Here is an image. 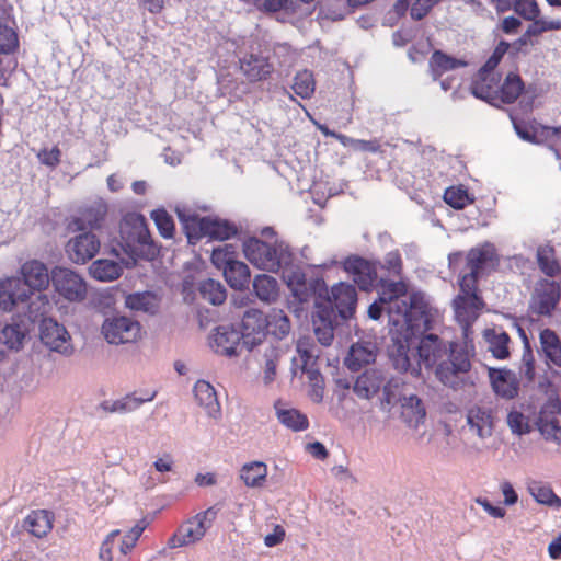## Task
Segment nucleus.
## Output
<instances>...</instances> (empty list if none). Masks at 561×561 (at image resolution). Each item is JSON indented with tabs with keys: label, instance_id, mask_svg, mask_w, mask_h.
Here are the masks:
<instances>
[{
	"label": "nucleus",
	"instance_id": "nucleus-45",
	"mask_svg": "<svg viewBox=\"0 0 561 561\" xmlns=\"http://www.w3.org/2000/svg\"><path fill=\"white\" fill-rule=\"evenodd\" d=\"M126 305L133 310L154 313L158 309V301L153 294L145 291L129 295Z\"/></svg>",
	"mask_w": 561,
	"mask_h": 561
},
{
	"label": "nucleus",
	"instance_id": "nucleus-22",
	"mask_svg": "<svg viewBox=\"0 0 561 561\" xmlns=\"http://www.w3.org/2000/svg\"><path fill=\"white\" fill-rule=\"evenodd\" d=\"M55 523L54 512L45 508L32 510L23 519L22 527L32 537L46 538L53 530Z\"/></svg>",
	"mask_w": 561,
	"mask_h": 561
},
{
	"label": "nucleus",
	"instance_id": "nucleus-13",
	"mask_svg": "<svg viewBox=\"0 0 561 561\" xmlns=\"http://www.w3.org/2000/svg\"><path fill=\"white\" fill-rule=\"evenodd\" d=\"M328 302L331 307V313L335 309L342 319L352 318L357 305L355 287L346 283L334 285L331 289V295L328 297Z\"/></svg>",
	"mask_w": 561,
	"mask_h": 561
},
{
	"label": "nucleus",
	"instance_id": "nucleus-17",
	"mask_svg": "<svg viewBox=\"0 0 561 561\" xmlns=\"http://www.w3.org/2000/svg\"><path fill=\"white\" fill-rule=\"evenodd\" d=\"M31 299V291L26 289L19 277H8L0 280V309L12 311L20 304Z\"/></svg>",
	"mask_w": 561,
	"mask_h": 561
},
{
	"label": "nucleus",
	"instance_id": "nucleus-26",
	"mask_svg": "<svg viewBox=\"0 0 561 561\" xmlns=\"http://www.w3.org/2000/svg\"><path fill=\"white\" fill-rule=\"evenodd\" d=\"M194 396L201 407L211 417H217L220 413V405L214 387L205 380H198L194 386Z\"/></svg>",
	"mask_w": 561,
	"mask_h": 561
},
{
	"label": "nucleus",
	"instance_id": "nucleus-11",
	"mask_svg": "<svg viewBox=\"0 0 561 561\" xmlns=\"http://www.w3.org/2000/svg\"><path fill=\"white\" fill-rule=\"evenodd\" d=\"M101 247L100 240L92 232H82L71 238L66 247L69 260L76 264H85L92 260Z\"/></svg>",
	"mask_w": 561,
	"mask_h": 561
},
{
	"label": "nucleus",
	"instance_id": "nucleus-3",
	"mask_svg": "<svg viewBox=\"0 0 561 561\" xmlns=\"http://www.w3.org/2000/svg\"><path fill=\"white\" fill-rule=\"evenodd\" d=\"M245 257L256 267L276 273L291 264L293 253L283 242L267 243L252 237L243 241Z\"/></svg>",
	"mask_w": 561,
	"mask_h": 561
},
{
	"label": "nucleus",
	"instance_id": "nucleus-54",
	"mask_svg": "<svg viewBox=\"0 0 561 561\" xmlns=\"http://www.w3.org/2000/svg\"><path fill=\"white\" fill-rule=\"evenodd\" d=\"M25 337L20 324H7L0 334V340L11 350H18Z\"/></svg>",
	"mask_w": 561,
	"mask_h": 561
},
{
	"label": "nucleus",
	"instance_id": "nucleus-39",
	"mask_svg": "<svg viewBox=\"0 0 561 561\" xmlns=\"http://www.w3.org/2000/svg\"><path fill=\"white\" fill-rule=\"evenodd\" d=\"M374 360L375 354L370 345L356 343L351 346L348 355L345 358V364L352 370H358L363 365H367Z\"/></svg>",
	"mask_w": 561,
	"mask_h": 561
},
{
	"label": "nucleus",
	"instance_id": "nucleus-33",
	"mask_svg": "<svg viewBox=\"0 0 561 561\" xmlns=\"http://www.w3.org/2000/svg\"><path fill=\"white\" fill-rule=\"evenodd\" d=\"M539 339L546 358L561 367V341L557 333L551 329H545L540 332Z\"/></svg>",
	"mask_w": 561,
	"mask_h": 561
},
{
	"label": "nucleus",
	"instance_id": "nucleus-8",
	"mask_svg": "<svg viewBox=\"0 0 561 561\" xmlns=\"http://www.w3.org/2000/svg\"><path fill=\"white\" fill-rule=\"evenodd\" d=\"M107 215V205L102 202H94L82 207L77 216H73L68 224L70 231L99 230L103 227Z\"/></svg>",
	"mask_w": 561,
	"mask_h": 561
},
{
	"label": "nucleus",
	"instance_id": "nucleus-12",
	"mask_svg": "<svg viewBox=\"0 0 561 561\" xmlns=\"http://www.w3.org/2000/svg\"><path fill=\"white\" fill-rule=\"evenodd\" d=\"M39 337L43 344L51 351L65 355L70 354L72 351L68 331L64 325L50 318L42 319Z\"/></svg>",
	"mask_w": 561,
	"mask_h": 561
},
{
	"label": "nucleus",
	"instance_id": "nucleus-29",
	"mask_svg": "<svg viewBox=\"0 0 561 561\" xmlns=\"http://www.w3.org/2000/svg\"><path fill=\"white\" fill-rule=\"evenodd\" d=\"M224 277L227 284L238 290H243L249 287L251 280V272L249 266L242 262H232L222 270Z\"/></svg>",
	"mask_w": 561,
	"mask_h": 561
},
{
	"label": "nucleus",
	"instance_id": "nucleus-40",
	"mask_svg": "<svg viewBox=\"0 0 561 561\" xmlns=\"http://www.w3.org/2000/svg\"><path fill=\"white\" fill-rule=\"evenodd\" d=\"M237 227L228 220L207 218V236L211 240H228L237 234Z\"/></svg>",
	"mask_w": 561,
	"mask_h": 561
},
{
	"label": "nucleus",
	"instance_id": "nucleus-10",
	"mask_svg": "<svg viewBox=\"0 0 561 561\" xmlns=\"http://www.w3.org/2000/svg\"><path fill=\"white\" fill-rule=\"evenodd\" d=\"M560 300V286L554 280L542 279L531 296L530 308L538 316H550Z\"/></svg>",
	"mask_w": 561,
	"mask_h": 561
},
{
	"label": "nucleus",
	"instance_id": "nucleus-42",
	"mask_svg": "<svg viewBox=\"0 0 561 561\" xmlns=\"http://www.w3.org/2000/svg\"><path fill=\"white\" fill-rule=\"evenodd\" d=\"M268 329L267 333H271L277 339H283L290 332V320L282 309H273L268 314Z\"/></svg>",
	"mask_w": 561,
	"mask_h": 561
},
{
	"label": "nucleus",
	"instance_id": "nucleus-5",
	"mask_svg": "<svg viewBox=\"0 0 561 561\" xmlns=\"http://www.w3.org/2000/svg\"><path fill=\"white\" fill-rule=\"evenodd\" d=\"M51 284L56 294L69 302H81L87 298L88 284L81 274L64 267L55 266L50 273Z\"/></svg>",
	"mask_w": 561,
	"mask_h": 561
},
{
	"label": "nucleus",
	"instance_id": "nucleus-48",
	"mask_svg": "<svg viewBox=\"0 0 561 561\" xmlns=\"http://www.w3.org/2000/svg\"><path fill=\"white\" fill-rule=\"evenodd\" d=\"M291 89L298 96L302 99H309L316 89V82L312 72L309 70L297 72L294 77Z\"/></svg>",
	"mask_w": 561,
	"mask_h": 561
},
{
	"label": "nucleus",
	"instance_id": "nucleus-53",
	"mask_svg": "<svg viewBox=\"0 0 561 561\" xmlns=\"http://www.w3.org/2000/svg\"><path fill=\"white\" fill-rule=\"evenodd\" d=\"M27 316L33 321L44 317L50 309V301L45 294H37L27 301Z\"/></svg>",
	"mask_w": 561,
	"mask_h": 561
},
{
	"label": "nucleus",
	"instance_id": "nucleus-63",
	"mask_svg": "<svg viewBox=\"0 0 561 561\" xmlns=\"http://www.w3.org/2000/svg\"><path fill=\"white\" fill-rule=\"evenodd\" d=\"M482 275L472 271H469V273L465 274L459 282L462 295L472 296V299L477 300L478 279Z\"/></svg>",
	"mask_w": 561,
	"mask_h": 561
},
{
	"label": "nucleus",
	"instance_id": "nucleus-51",
	"mask_svg": "<svg viewBox=\"0 0 561 561\" xmlns=\"http://www.w3.org/2000/svg\"><path fill=\"white\" fill-rule=\"evenodd\" d=\"M444 201L455 209H462L472 202L468 190L462 185L446 188Z\"/></svg>",
	"mask_w": 561,
	"mask_h": 561
},
{
	"label": "nucleus",
	"instance_id": "nucleus-18",
	"mask_svg": "<svg viewBox=\"0 0 561 561\" xmlns=\"http://www.w3.org/2000/svg\"><path fill=\"white\" fill-rule=\"evenodd\" d=\"M345 270L362 290H370L378 280L377 265L359 256L345 261Z\"/></svg>",
	"mask_w": 561,
	"mask_h": 561
},
{
	"label": "nucleus",
	"instance_id": "nucleus-62",
	"mask_svg": "<svg viewBox=\"0 0 561 561\" xmlns=\"http://www.w3.org/2000/svg\"><path fill=\"white\" fill-rule=\"evenodd\" d=\"M36 157L42 164L55 169L61 161V150L58 146H54L50 149L43 148L37 152Z\"/></svg>",
	"mask_w": 561,
	"mask_h": 561
},
{
	"label": "nucleus",
	"instance_id": "nucleus-34",
	"mask_svg": "<svg viewBox=\"0 0 561 561\" xmlns=\"http://www.w3.org/2000/svg\"><path fill=\"white\" fill-rule=\"evenodd\" d=\"M275 410L278 421L294 432L307 430L309 426L308 417L296 409H283L280 402L275 403Z\"/></svg>",
	"mask_w": 561,
	"mask_h": 561
},
{
	"label": "nucleus",
	"instance_id": "nucleus-14",
	"mask_svg": "<svg viewBox=\"0 0 561 561\" xmlns=\"http://www.w3.org/2000/svg\"><path fill=\"white\" fill-rule=\"evenodd\" d=\"M267 329L268 318L260 309L250 308L243 313L240 334L247 343L252 345L261 343L267 333Z\"/></svg>",
	"mask_w": 561,
	"mask_h": 561
},
{
	"label": "nucleus",
	"instance_id": "nucleus-9",
	"mask_svg": "<svg viewBox=\"0 0 561 561\" xmlns=\"http://www.w3.org/2000/svg\"><path fill=\"white\" fill-rule=\"evenodd\" d=\"M311 348L312 345L308 339H300L297 342V352L299 354L301 367L305 371L308 373V377L311 382L309 396L312 401L319 403L323 399V378L319 370L308 369V367H313L317 362V356H314Z\"/></svg>",
	"mask_w": 561,
	"mask_h": 561
},
{
	"label": "nucleus",
	"instance_id": "nucleus-35",
	"mask_svg": "<svg viewBox=\"0 0 561 561\" xmlns=\"http://www.w3.org/2000/svg\"><path fill=\"white\" fill-rule=\"evenodd\" d=\"M156 396V392H152L150 396L146 398H136L133 396H126L123 399L111 401H103L100 407L103 411L107 413H126L139 408L144 402L151 401Z\"/></svg>",
	"mask_w": 561,
	"mask_h": 561
},
{
	"label": "nucleus",
	"instance_id": "nucleus-44",
	"mask_svg": "<svg viewBox=\"0 0 561 561\" xmlns=\"http://www.w3.org/2000/svg\"><path fill=\"white\" fill-rule=\"evenodd\" d=\"M331 312L323 310L319 313L318 318L314 319V334L317 340L323 345H331L334 339V328L331 321Z\"/></svg>",
	"mask_w": 561,
	"mask_h": 561
},
{
	"label": "nucleus",
	"instance_id": "nucleus-1",
	"mask_svg": "<svg viewBox=\"0 0 561 561\" xmlns=\"http://www.w3.org/2000/svg\"><path fill=\"white\" fill-rule=\"evenodd\" d=\"M408 286L404 282L380 279L379 298L368 308L373 320H378L386 310L392 345L389 355L399 371L419 374L420 363L426 368H434L436 378L455 390L463 388L470 379L471 357L467 345L458 342L446 344L436 334L424 335L417 346L420 362L412 366L408 355L411 341L417 333L430 329L431 316L428 305L420 293L407 297Z\"/></svg>",
	"mask_w": 561,
	"mask_h": 561
},
{
	"label": "nucleus",
	"instance_id": "nucleus-32",
	"mask_svg": "<svg viewBox=\"0 0 561 561\" xmlns=\"http://www.w3.org/2000/svg\"><path fill=\"white\" fill-rule=\"evenodd\" d=\"M524 82L519 75L511 72L505 80L499 85L497 102L504 104L514 103L524 91Z\"/></svg>",
	"mask_w": 561,
	"mask_h": 561
},
{
	"label": "nucleus",
	"instance_id": "nucleus-25",
	"mask_svg": "<svg viewBox=\"0 0 561 561\" xmlns=\"http://www.w3.org/2000/svg\"><path fill=\"white\" fill-rule=\"evenodd\" d=\"M385 376L378 369H367L360 374L353 387L354 392L363 399H370L380 390Z\"/></svg>",
	"mask_w": 561,
	"mask_h": 561
},
{
	"label": "nucleus",
	"instance_id": "nucleus-7",
	"mask_svg": "<svg viewBox=\"0 0 561 561\" xmlns=\"http://www.w3.org/2000/svg\"><path fill=\"white\" fill-rule=\"evenodd\" d=\"M239 69L250 83L268 80L275 71L268 56L262 51H251L239 58Z\"/></svg>",
	"mask_w": 561,
	"mask_h": 561
},
{
	"label": "nucleus",
	"instance_id": "nucleus-58",
	"mask_svg": "<svg viewBox=\"0 0 561 561\" xmlns=\"http://www.w3.org/2000/svg\"><path fill=\"white\" fill-rule=\"evenodd\" d=\"M279 360V353L276 348H270L264 354V380L272 382L276 377V368Z\"/></svg>",
	"mask_w": 561,
	"mask_h": 561
},
{
	"label": "nucleus",
	"instance_id": "nucleus-61",
	"mask_svg": "<svg viewBox=\"0 0 561 561\" xmlns=\"http://www.w3.org/2000/svg\"><path fill=\"white\" fill-rule=\"evenodd\" d=\"M549 31H561V19L548 20L538 16L529 25V34H537V36Z\"/></svg>",
	"mask_w": 561,
	"mask_h": 561
},
{
	"label": "nucleus",
	"instance_id": "nucleus-31",
	"mask_svg": "<svg viewBox=\"0 0 561 561\" xmlns=\"http://www.w3.org/2000/svg\"><path fill=\"white\" fill-rule=\"evenodd\" d=\"M89 272L90 275L96 280L112 282L122 275L123 267L115 261L100 259L90 265Z\"/></svg>",
	"mask_w": 561,
	"mask_h": 561
},
{
	"label": "nucleus",
	"instance_id": "nucleus-55",
	"mask_svg": "<svg viewBox=\"0 0 561 561\" xmlns=\"http://www.w3.org/2000/svg\"><path fill=\"white\" fill-rule=\"evenodd\" d=\"M404 382L401 378H391L383 385L382 402L388 405L394 404L397 401H402V388Z\"/></svg>",
	"mask_w": 561,
	"mask_h": 561
},
{
	"label": "nucleus",
	"instance_id": "nucleus-57",
	"mask_svg": "<svg viewBox=\"0 0 561 561\" xmlns=\"http://www.w3.org/2000/svg\"><path fill=\"white\" fill-rule=\"evenodd\" d=\"M145 525L136 524L128 533L122 537L118 545L122 554L126 556L133 550L142 531L145 530Z\"/></svg>",
	"mask_w": 561,
	"mask_h": 561
},
{
	"label": "nucleus",
	"instance_id": "nucleus-36",
	"mask_svg": "<svg viewBox=\"0 0 561 561\" xmlns=\"http://www.w3.org/2000/svg\"><path fill=\"white\" fill-rule=\"evenodd\" d=\"M267 477V466L262 461H252L243 465L240 470V478L247 486L260 488Z\"/></svg>",
	"mask_w": 561,
	"mask_h": 561
},
{
	"label": "nucleus",
	"instance_id": "nucleus-24",
	"mask_svg": "<svg viewBox=\"0 0 561 561\" xmlns=\"http://www.w3.org/2000/svg\"><path fill=\"white\" fill-rule=\"evenodd\" d=\"M499 80L493 72L480 69L478 78L471 83L472 94L489 103L497 102Z\"/></svg>",
	"mask_w": 561,
	"mask_h": 561
},
{
	"label": "nucleus",
	"instance_id": "nucleus-43",
	"mask_svg": "<svg viewBox=\"0 0 561 561\" xmlns=\"http://www.w3.org/2000/svg\"><path fill=\"white\" fill-rule=\"evenodd\" d=\"M207 218L198 216H188L183 220V229L188 243L195 244L207 234Z\"/></svg>",
	"mask_w": 561,
	"mask_h": 561
},
{
	"label": "nucleus",
	"instance_id": "nucleus-49",
	"mask_svg": "<svg viewBox=\"0 0 561 561\" xmlns=\"http://www.w3.org/2000/svg\"><path fill=\"white\" fill-rule=\"evenodd\" d=\"M529 492L538 503L561 507V499L557 496L552 489L548 485H545L540 482H534L529 486Z\"/></svg>",
	"mask_w": 561,
	"mask_h": 561
},
{
	"label": "nucleus",
	"instance_id": "nucleus-50",
	"mask_svg": "<svg viewBox=\"0 0 561 561\" xmlns=\"http://www.w3.org/2000/svg\"><path fill=\"white\" fill-rule=\"evenodd\" d=\"M156 227L164 239H171L174 236L175 225L172 216L163 208L151 211Z\"/></svg>",
	"mask_w": 561,
	"mask_h": 561
},
{
	"label": "nucleus",
	"instance_id": "nucleus-37",
	"mask_svg": "<svg viewBox=\"0 0 561 561\" xmlns=\"http://www.w3.org/2000/svg\"><path fill=\"white\" fill-rule=\"evenodd\" d=\"M201 297L214 306L222 305L227 299V290L225 286L213 278L202 280L198 285Z\"/></svg>",
	"mask_w": 561,
	"mask_h": 561
},
{
	"label": "nucleus",
	"instance_id": "nucleus-23",
	"mask_svg": "<svg viewBox=\"0 0 561 561\" xmlns=\"http://www.w3.org/2000/svg\"><path fill=\"white\" fill-rule=\"evenodd\" d=\"M489 378L494 392L506 400H512L518 396L519 381L516 374L510 369H489Z\"/></svg>",
	"mask_w": 561,
	"mask_h": 561
},
{
	"label": "nucleus",
	"instance_id": "nucleus-16",
	"mask_svg": "<svg viewBox=\"0 0 561 561\" xmlns=\"http://www.w3.org/2000/svg\"><path fill=\"white\" fill-rule=\"evenodd\" d=\"M537 425L547 439L561 443V403L548 401L539 412Z\"/></svg>",
	"mask_w": 561,
	"mask_h": 561
},
{
	"label": "nucleus",
	"instance_id": "nucleus-19",
	"mask_svg": "<svg viewBox=\"0 0 561 561\" xmlns=\"http://www.w3.org/2000/svg\"><path fill=\"white\" fill-rule=\"evenodd\" d=\"M495 413L492 408L473 405L467 412V425L478 437L484 439L492 435Z\"/></svg>",
	"mask_w": 561,
	"mask_h": 561
},
{
	"label": "nucleus",
	"instance_id": "nucleus-52",
	"mask_svg": "<svg viewBox=\"0 0 561 561\" xmlns=\"http://www.w3.org/2000/svg\"><path fill=\"white\" fill-rule=\"evenodd\" d=\"M522 333L525 339V347L523 351L522 362L519 366V375L524 377L526 380L533 381L536 376V360L525 333L523 331Z\"/></svg>",
	"mask_w": 561,
	"mask_h": 561
},
{
	"label": "nucleus",
	"instance_id": "nucleus-46",
	"mask_svg": "<svg viewBox=\"0 0 561 561\" xmlns=\"http://www.w3.org/2000/svg\"><path fill=\"white\" fill-rule=\"evenodd\" d=\"M537 263L547 276L553 277L560 273L559 263L554 257V249L551 247H540L537 250Z\"/></svg>",
	"mask_w": 561,
	"mask_h": 561
},
{
	"label": "nucleus",
	"instance_id": "nucleus-4",
	"mask_svg": "<svg viewBox=\"0 0 561 561\" xmlns=\"http://www.w3.org/2000/svg\"><path fill=\"white\" fill-rule=\"evenodd\" d=\"M217 511L209 507L183 522L168 540L170 549L187 547L201 541L216 519Z\"/></svg>",
	"mask_w": 561,
	"mask_h": 561
},
{
	"label": "nucleus",
	"instance_id": "nucleus-47",
	"mask_svg": "<svg viewBox=\"0 0 561 561\" xmlns=\"http://www.w3.org/2000/svg\"><path fill=\"white\" fill-rule=\"evenodd\" d=\"M238 248L234 244L226 243L215 248L211 252V263L218 268L224 270L226 266L238 262Z\"/></svg>",
	"mask_w": 561,
	"mask_h": 561
},
{
	"label": "nucleus",
	"instance_id": "nucleus-28",
	"mask_svg": "<svg viewBox=\"0 0 561 561\" xmlns=\"http://www.w3.org/2000/svg\"><path fill=\"white\" fill-rule=\"evenodd\" d=\"M428 66L433 78L436 80L447 71L466 67L467 61L449 56L442 50H434L430 58Z\"/></svg>",
	"mask_w": 561,
	"mask_h": 561
},
{
	"label": "nucleus",
	"instance_id": "nucleus-38",
	"mask_svg": "<svg viewBox=\"0 0 561 561\" xmlns=\"http://www.w3.org/2000/svg\"><path fill=\"white\" fill-rule=\"evenodd\" d=\"M485 339L489 343V351L497 359H505L510 356V335L505 331L495 329L485 331Z\"/></svg>",
	"mask_w": 561,
	"mask_h": 561
},
{
	"label": "nucleus",
	"instance_id": "nucleus-20",
	"mask_svg": "<svg viewBox=\"0 0 561 561\" xmlns=\"http://www.w3.org/2000/svg\"><path fill=\"white\" fill-rule=\"evenodd\" d=\"M241 337L232 325H219L214 330L209 344L215 353L233 356L238 353Z\"/></svg>",
	"mask_w": 561,
	"mask_h": 561
},
{
	"label": "nucleus",
	"instance_id": "nucleus-41",
	"mask_svg": "<svg viewBox=\"0 0 561 561\" xmlns=\"http://www.w3.org/2000/svg\"><path fill=\"white\" fill-rule=\"evenodd\" d=\"M483 301L477 294V300L472 299V296L459 295L455 300L456 313L459 318L465 320H472L478 317V312L483 307Z\"/></svg>",
	"mask_w": 561,
	"mask_h": 561
},
{
	"label": "nucleus",
	"instance_id": "nucleus-56",
	"mask_svg": "<svg viewBox=\"0 0 561 561\" xmlns=\"http://www.w3.org/2000/svg\"><path fill=\"white\" fill-rule=\"evenodd\" d=\"M18 45V35L13 28L0 23V54L13 53Z\"/></svg>",
	"mask_w": 561,
	"mask_h": 561
},
{
	"label": "nucleus",
	"instance_id": "nucleus-60",
	"mask_svg": "<svg viewBox=\"0 0 561 561\" xmlns=\"http://www.w3.org/2000/svg\"><path fill=\"white\" fill-rule=\"evenodd\" d=\"M119 536L121 530L115 529L112 530L103 540L99 551V558L101 561H113V551L114 548L117 546V538Z\"/></svg>",
	"mask_w": 561,
	"mask_h": 561
},
{
	"label": "nucleus",
	"instance_id": "nucleus-27",
	"mask_svg": "<svg viewBox=\"0 0 561 561\" xmlns=\"http://www.w3.org/2000/svg\"><path fill=\"white\" fill-rule=\"evenodd\" d=\"M426 412L422 400L414 396H403L401 401V417L411 427H417L425 419Z\"/></svg>",
	"mask_w": 561,
	"mask_h": 561
},
{
	"label": "nucleus",
	"instance_id": "nucleus-6",
	"mask_svg": "<svg viewBox=\"0 0 561 561\" xmlns=\"http://www.w3.org/2000/svg\"><path fill=\"white\" fill-rule=\"evenodd\" d=\"M102 333L111 344L137 342L141 337V327L137 321L127 317H114L105 320Z\"/></svg>",
	"mask_w": 561,
	"mask_h": 561
},
{
	"label": "nucleus",
	"instance_id": "nucleus-2",
	"mask_svg": "<svg viewBox=\"0 0 561 561\" xmlns=\"http://www.w3.org/2000/svg\"><path fill=\"white\" fill-rule=\"evenodd\" d=\"M118 244L133 262L138 259L152 260L159 252L145 216L137 213H128L123 217L119 224Z\"/></svg>",
	"mask_w": 561,
	"mask_h": 561
},
{
	"label": "nucleus",
	"instance_id": "nucleus-15",
	"mask_svg": "<svg viewBox=\"0 0 561 561\" xmlns=\"http://www.w3.org/2000/svg\"><path fill=\"white\" fill-rule=\"evenodd\" d=\"M499 264L500 257L495 248L490 243L472 248L467 253V267L482 276L495 271Z\"/></svg>",
	"mask_w": 561,
	"mask_h": 561
},
{
	"label": "nucleus",
	"instance_id": "nucleus-64",
	"mask_svg": "<svg viewBox=\"0 0 561 561\" xmlns=\"http://www.w3.org/2000/svg\"><path fill=\"white\" fill-rule=\"evenodd\" d=\"M507 424L515 434L522 435L529 432V425L522 412L511 411L507 415Z\"/></svg>",
	"mask_w": 561,
	"mask_h": 561
},
{
	"label": "nucleus",
	"instance_id": "nucleus-30",
	"mask_svg": "<svg viewBox=\"0 0 561 561\" xmlns=\"http://www.w3.org/2000/svg\"><path fill=\"white\" fill-rule=\"evenodd\" d=\"M253 291L264 302H274L279 296L278 282L270 275L260 274L253 279Z\"/></svg>",
	"mask_w": 561,
	"mask_h": 561
},
{
	"label": "nucleus",
	"instance_id": "nucleus-21",
	"mask_svg": "<svg viewBox=\"0 0 561 561\" xmlns=\"http://www.w3.org/2000/svg\"><path fill=\"white\" fill-rule=\"evenodd\" d=\"M21 275L22 284L31 291V296L34 295V290H45L51 280L46 265L37 260L26 261L21 266Z\"/></svg>",
	"mask_w": 561,
	"mask_h": 561
},
{
	"label": "nucleus",
	"instance_id": "nucleus-59",
	"mask_svg": "<svg viewBox=\"0 0 561 561\" xmlns=\"http://www.w3.org/2000/svg\"><path fill=\"white\" fill-rule=\"evenodd\" d=\"M514 11L523 19L531 22L540 14L536 0H517Z\"/></svg>",
	"mask_w": 561,
	"mask_h": 561
}]
</instances>
